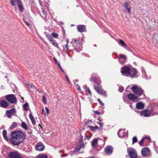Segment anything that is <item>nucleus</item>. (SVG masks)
I'll use <instances>...</instances> for the list:
<instances>
[{"label":"nucleus","instance_id":"obj_1","mask_svg":"<svg viewBox=\"0 0 158 158\" xmlns=\"http://www.w3.org/2000/svg\"><path fill=\"white\" fill-rule=\"evenodd\" d=\"M10 135L12 139L10 140L11 144L13 146H19L22 145L23 142L26 138V135L19 130H16L11 132Z\"/></svg>","mask_w":158,"mask_h":158},{"label":"nucleus","instance_id":"obj_2","mask_svg":"<svg viewBox=\"0 0 158 158\" xmlns=\"http://www.w3.org/2000/svg\"><path fill=\"white\" fill-rule=\"evenodd\" d=\"M96 75V74H93V75L94 76L91 77L90 81L94 83V89L98 93L106 96V92L103 91L102 87L100 85L101 83L100 79L97 77Z\"/></svg>","mask_w":158,"mask_h":158},{"label":"nucleus","instance_id":"obj_3","mask_svg":"<svg viewBox=\"0 0 158 158\" xmlns=\"http://www.w3.org/2000/svg\"><path fill=\"white\" fill-rule=\"evenodd\" d=\"M131 89L134 93L138 96H140L144 93L143 90L141 88L138 87L136 85L132 86Z\"/></svg>","mask_w":158,"mask_h":158},{"label":"nucleus","instance_id":"obj_4","mask_svg":"<svg viewBox=\"0 0 158 158\" xmlns=\"http://www.w3.org/2000/svg\"><path fill=\"white\" fill-rule=\"evenodd\" d=\"M72 43L73 46L75 47L74 50L77 52H80L82 50V47L80 44V42L78 40L73 39L72 40Z\"/></svg>","mask_w":158,"mask_h":158},{"label":"nucleus","instance_id":"obj_5","mask_svg":"<svg viewBox=\"0 0 158 158\" xmlns=\"http://www.w3.org/2000/svg\"><path fill=\"white\" fill-rule=\"evenodd\" d=\"M10 3L13 6H16V4H17L18 8L20 11L21 12H23L24 10V7L23 2L21 0H11L10 1Z\"/></svg>","mask_w":158,"mask_h":158},{"label":"nucleus","instance_id":"obj_6","mask_svg":"<svg viewBox=\"0 0 158 158\" xmlns=\"http://www.w3.org/2000/svg\"><path fill=\"white\" fill-rule=\"evenodd\" d=\"M127 152L131 158H137V153L136 150L132 147L128 148L127 150Z\"/></svg>","mask_w":158,"mask_h":158},{"label":"nucleus","instance_id":"obj_7","mask_svg":"<svg viewBox=\"0 0 158 158\" xmlns=\"http://www.w3.org/2000/svg\"><path fill=\"white\" fill-rule=\"evenodd\" d=\"M131 69L129 67L126 66L122 67L121 71L122 75L125 77H129Z\"/></svg>","mask_w":158,"mask_h":158},{"label":"nucleus","instance_id":"obj_8","mask_svg":"<svg viewBox=\"0 0 158 158\" xmlns=\"http://www.w3.org/2000/svg\"><path fill=\"white\" fill-rule=\"evenodd\" d=\"M130 75L129 77L131 78H137L139 76V73L138 70L135 68L131 69Z\"/></svg>","mask_w":158,"mask_h":158},{"label":"nucleus","instance_id":"obj_9","mask_svg":"<svg viewBox=\"0 0 158 158\" xmlns=\"http://www.w3.org/2000/svg\"><path fill=\"white\" fill-rule=\"evenodd\" d=\"M127 96L129 100L133 102H136L139 101L138 97L133 94H129Z\"/></svg>","mask_w":158,"mask_h":158},{"label":"nucleus","instance_id":"obj_10","mask_svg":"<svg viewBox=\"0 0 158 158\" xmlns=\"http://www.w3.org/2000/svg\"><path fill=\"white\" fill-rule=\"evenodd\" d=\"M118 135L120 138H127L128 137L127 131L125 129H120L118 132Z\"/></svg>","mask_w":158,"mask_h":158},{"label":"nucleus","instance_id":"obj_11","mask_svg":"<svg viewBox=\"0 0 158 158\" xmlns=\"http://www.w3.org/2000/svg\"><path fill=\"white\" fill-rule=\"evenodd\" d=\"M118 58L119 63L121 64H124L127 61V56L123 54H120Z\"/></svg>","mask_w":158,"mask_h":158},{"label":"nucleus","instance_id":"obj_12","mask_svg":"<svg viewBox=\"0 0 158 158\" xmlns=\"http://www.w3.org/2000/svg\"><path fill=\"white\" fill-rule=\"evenodd\" d=\"M10 158H23L20 153L17 151L10 152Z\"/></svg>","mask_w":158,"mask_h":158},{"label":"nucleus","instance_id":"obj_13","mask_svg":"<svg viewBox=\"0 0 158 158\" xmlns=\"http://www.w3.org/2000/svg\"><path fill=\"white\" fill-rule=\"evenodd\" d=\"M9 104L6 100L2 99L0 100V106L3 108H6L9 106Z\"/></svg>","mask_w":158,"mask_h":158},{"label":"nucleus","instance_id":"obj_14","mask_svg":"<svg viewBox=\"0 0 158 158\" xmlns=\"http://www.w3.org/2000/svg\"><path fill=\"white\" fill-rule=\"evenodd\" d=\"M35 147L36 150L39 151H42L45 148L44 146L41 143H37Z\"/></svg>","mask_w":158,"mask_h":158},{"label":"nucleus","instance_id":"obj_15","mask_svg":"<svg viewBox=\"0 0 158 158\" xmlns=\"http://www.w3.org/2000/svg\"><path fill=\"white\" fill-rule=\"evenodd\" d=\"M140 115L145 117H148L150 116V112L149 110H144L140 112Z\"/></svg>","mask_w":158,"mask_h":158},{"label":"nucleus","instance_id":"obj_16","mask_svg":"<svg viewBox=\"0 0 158 158\" xmlns=\"http://www.w3.org/2000/svg\"><path fill=\"white\" fill-rule=\"evenodd\" d=\"M105 151L106 153L108 155H111L113 151V148L111 146H109L105 148Z\"/></svg>","mask_w":158,"mask_h":158},{"label":"nucleus","instance_id":"obj_17","mask_svg":"<svg viewBox=\"0 0 158 158\" xmlns=\"http://www.w3.org/2000/svg\"><path fill=\"white\" fill-rule=\"evenodd\" d=\"M77 31L80 32H82L85 31V27L84 25H80L77 26Z\"/></svg>","mask_w":158,"mask_h":158},{"label":"nucleus","instance_id":"obj_18","mask_svg":"<svg viewBox=\"0 0 158 158\" xmlns=\"http://www.w3.org/2000/svg\"><path fill=\"white\" fill-rule=\"evenodd\" d=\"M84 144L83 143H81V142L79 143L77 147L74 150L75 152H77L82 148L84 146Z\"/></svg>","mask_w":158,"mask_h":158},{"label":"nucleus","instance_id":"obj_19","mask_svg":"<svg viewBox=\"0 0 158 158\" xmlns=\"http://www.w3.org/2000/svg\"><path fill=\"white\" fill-rule=\"evenodd\" d=\"M149 152V150L148 148H144L142 149L141 151L142 154L143 156L148 155Z\"/></svg>","mask_w":158,"mask_h":158},{"label":"nucleus","instance_id":"obj_20","mask_svg":"<svg viewBox=\"0 0 158 158\" xmlns=\"http://www.w3.org/2000/svg\"><path fill=\"white\" fill-rule=\"evenodd\" d=\"M136 107L138 110L142 109L144 107V105L141 102H139L136 104Z\"/></svg>","mask_w":158,"mask_h":158},{"label":"nucleus","instance_id":"obj_21","mask_svg":"<svg viewBox=\"0 0 158 158\" xmlns=\"http://www.w3.org/2000/svg\"><path fill=\"white\" fill-rule=\"evenodd\" d=\"M17 102V99L13 94H10V103H15Z\"/></svg>","mask_w":158,"mask_h":158},{"label":"nucleus","instance_id":"obj_22","mask_svg":"<svg viewBox=\"0 0 158 158\" xmlns=\"http://www.w3.org/2000/svg\"><path fill=\"white\" fill-rule=\"evenodd\" d=\"M30 113L29 114V117L31 120V122L32 124L34 125H35L36 124V122L35 119V118L31 114V111L30 110Z\"/></svg>","mask_w":158,"mask_h":158},{"label":"nucleus","instance_id":"obj_23","mask_svg":"<svg viewBox=\"0 0 158 158\" xmlns=\"http://www.w3.org/2000/svg\"><path fill=\"white\" fill-rule=\"evenodd\" d=\"M30 113L29 114V117L31 120V122L32 124L34 125H35L36 124V122L35 119V118L31 114V111L30 110Z\"/></svg>","mask_w":158,"mask_h":158},{"label":"nucleus","instance_id":"obj_24","mask_svg":"<svg viewBox=\"0 0 158 158\" xmlns=\"http://www.w3.org/2000/svg\"><path fill=\"white\" fill-rule=\"evenodd\" d=\"M63 52L65 53H67V52L69 50V47L68 44V42L64 45L63 46Z\"/></svg>","mask_w":158,"mask_h":158},{"label":"nucleus","instance_id":"obj_25","mask_svg":"<svg viewBox=\"0 0 158 158\" xmlns=\"http://www.w3.org/2000/svg\"><path fill=\"white\" fill-rule=\"evenodd\" d=\"M128 6H129V5H128V3L127 2H126L124 3V7L125 8V9L127 10L129 14H131V7H128Z\"/></svg>","mask_w":158,"mask_h":158},{"label":"nucleus","instance_id":"obj_26","mask_svg":"<svg viewBox=\"0 0 158 158\" xmlns=\"http://www.w3.org/2000/svg\"><path fill=\"white\" fill-rule=\"evenodd\" d=\"M50 43L52 44L55 47H57V48H59L58 47V45L56 40L52 38H51L50 40Z\"/></svg>","mask_w":158,"mask_h":158},{"label":"nucleus","instance_id":"obj_27","mask_svg":"<svg viewBox=\"0 0 158 158\" xmlns=\"http://www.w3.org/2000/svg\"><path fill=\"white\" fill-rule=\"evenodd\" d=\"M88 127L89 128L91 131L94 132L97 129H99V128L97 126H95L94 127L92 126H89Z\"/></svg>","mask_w":158,"mask_h":158},{"label":"nucleus","instance_id":"obj_28","mask_svg":"<svg viewBox=\"0 0 158 158\" xmlns=\"http://www.w3.org/2000/svg\"><path fill=\"white\" fill-rule=\"evenodd\" d=\"M119 45L123 47H126L127 46V45L125 43L124 41L122 40H120L119 42Z\"/></svg>","mask_w":158,"mask_h":158},{"label":"nucleus","instance_id":"obj_29","mask_svg":"<svg viewBox=\"0 0 158 158\" xmlns=\"http://www.w3.org/2000/svg\"><path fill=\"white\" fill-rule=\"evenodd\" d=\"M7 132L6 130H4L2 131V135L5 139L8 141V139L7 136Z\"/></svg>","mask_w":158,"mask_h":158},{"label":"nucleus","instance_id":"obj_30","mask_svg":"<svg viewBox=\"0 0 158 158\" xmlns=\"http://www.w3.org/2000/svg\"><path fill=\"white\" fill-rule=\"evenodd\" d=\"M98 140L96 139H94L92 141L91 143L92 146L93 147H94L97 144Z\"/></svg>","mask_w":158,"mask_h":158},{"label":"nucleus","instance_id":"obj_31","mask_svg":"<svg viewBox=\"0 0 158 158\" xmlns=\"http://www.w3.org/2000/svg\"><path fill=\"white\" fill-rule=\"evenodd\" d=\"M10 86L12 87L11 89H12V91L14 93H15V91H16V86L14 84L12 83H10Z\"/></svg>","mask_w":158,"mask_h":158},{"label":"nucleus","instance_id":"obj_32","mask_svg":"<svg viewBox=\"0 0 158 158\" xmlns=\"http://www.w3.org/2000/svg\"><path fill=\"white\" fill-rule=\"evenodd\" d=\"M17 124L16 122H14L12 123L10 126V129H12L16 128L17 126Z\"/></svg>","mask_w":158,"mask_h":158},{"label":"nucleus","instance_id":"obj_33","mask_svg":"<svg viewBox=\"0 0 158 158\" xmlns=\"http://www.w3.org/2000/svg\"><path fill=\"white\" fill-rule=\"evenodd\" d=\"M23 109L25 111H27L28 108V104L27 102H26L23 106Z\"/></svg>","mask_w":158,"mask_h":158},{"label":"nucleus","instance_id":"obj_34","mask_svg":"<svg viewBox=\"0 0 158 158\" xmlns=\"http://www.w3.org/2000/svg\"><path fill=\"white\" fill-rule=\"evenodd\" d=\"M21 127H22L25 130H27V127L26 124L24 122H22L21 124Z\"/></svg>","mask_w":158,"mask_h":158},{"label":"nucleus","instance_id":"obj_35","mask_svg":"<svg viewBox=\"0 0 158 158\" xmlns=\"http://www.w3.org/2000/svg\"><path fill=\"white\" fill-rule=\"evenodd\" d=\"M83 88H84V90L86 92L88 93H89V94H90V96H91V92L90 90L89 89V88L87 89V88L86 87H85V86H84Z\"/></svg>","mask_w":158,"mask_h":158},{"label":"nucleus","instance_id":"obj_36","mask_svg":"<svg viewBox=\"0 0 158 158\" xmlns=\"http://www.w3.org/2000/svg\"><path fill=\"white\" fill-rule=\"evenodd\" d=\"M38 158H48V156L43 154H40L38 155Z\"/></svg>","mask_w":158,"mask_h":158},{"label":"nucleus","instance_id":"obj_37","mask_svg":"<svg viewBox=\"0 0 158 158\" xmlns=\"http://www.w3.org/2000/svg\"><path fill=\"white\" fill-rule=\"evenodd\" d=\"M16 111L15 108H13L10 109V116L13 114H14L16 113Z\"/></svg>","mask_w":158,"mask_h":158},{"label":"nucleus","instance_id":"obj_38","mask_svg":"<svg viewBox=\"0 0 158 158\" xmlns=\"http://www.w3.org/2000/svg\"><path fill=\"white\" fill-rule=\"evenodd\" d=\"M44 34H45V35L47 37V38H48L50 40V39H51V38H52L48 33H47L46 32H44Z\"/></svg>","mask_w":158,"mask_h":158},{"label":"nucleus","instance_id":"obj_39","mask_svg":"<svg viewBox=\"0 0 158 158\" xmlns=\"http://www.w3.org/2000/svg\"><path fill=\"white\" fill-rule=\"evenodd\" d=\"M42 102L44 104H46L47 103V99L45 97L44 95L42 96Z\"/></svg>","mask_w":158,"mask_h":158},{"label":"nucleus","instance_id":"obj_40","mask_svg":"<svg viewBox=\"0 0 158 158\" xmlns=\"http://www.w3.org/2000/svg\"><path fill=\"white\" fill-rule=\"evenodd\" d=\"M137 141V139L136 137L135 136L132 139V144L136 143Z\"/></svg>","mask_w":158,"mask_h":158},{"label":"nucleus","instance_id":"obj_41","mask_svg":"<svg viewBox=\"0 0 158 158\" xmlns=\"http://www.w3.org/2000/svg\"><path fill=\"white\" fill-rule=\"evenodd\" d=\"M51 35L55 38H57L58 37V35L56 33L53 32L52 33Z\"/></svg>","mask_w":158,"mask_h":158},{"label":"nucleus","instance_id":"obj_42","mask_svg":"<svg viewBox=\"0 0 158 158\" xmlns=\"http://www.w3.org/2000/svg\"><path fill=\"white\" fill-rule=\"evenodd\" d=\"M58 67H59V69L60 70V71L61 72H62L63 73H64V72L63 69H62L61 67L60 66V63H58L57 65Z\"/></svg>","mask_w":158,"mask_h":158},{"label":"nucleus","instance_id":"obj_43","mask_svg":"<svg viewBox=\"0 0 158 158\" xmlns=\"http://www.w3.org/2000/svg\"><path fill=\"white\" fill-rule=\"evenodd\" d=\"M6 114L8 118H10V110H7L6 112Z\"/></svg>","mask_w":158,"mask_h":158},{"label":"nucleus","instance_id":"obj_44","mask_svg":"<svg viewBox=\"0 0 158 158\" xmlns=\"http://www.w3.org/2000/svg\"><path fill=\"white\" fill-rule=\"evenodd\" d=\"M83 139V136H82L81 135H80L79 139V143H80L81 142V143H83L82 142Z\"/></svg>","mask_w":158,"mask_h":158},{"label":"nucleus","instance_id":"obj_45","mask_svg":"<svg viewBox=\"0 0 158 158\" xmlns=\"http://www.w3.org/2000/svg\"><path fill=\"white\" fill-rule=\"evenodd\" d=\"M124 90V88L122 86H120L118 88V91L119 92H122Z\"/></svg>","mask_w":158,"mask_h":158},{"label":"nucleus","instance_id":"obj_46","mask_svg":"<svg viewBox=\"0 0 158 158\" xmlns=\"http://www.w3.org/2000/svg\"><path fill=\"white\" fill-rule=\"evenodd\" d=\"M6 98L8 102H10V94L7 95L6 96Z\"/></svg>","mask_w":158,"mask_h":158},{"label":"nucleus","instance_id":"obj_47","mask_svg":"<svg viewBox=\"0 0 158 158\" xmlns=\"http://www.w3.org/2000/svg\"><path fill=\"white\" fill-rule=\"evenodd\" d=\"M144 140V138H142L141 140L139 142V144L140 145H141L143 143Z\"/></svg>","mask_w":158,"mask_h":158},{"label":"nucleus","instance_id":"obj_48","mask_svg":"<svg viewBox=\"0 0 158 158\" xmlns=\"http://www.w3.org/2000/svg\"><path fill=\"white\" fill-rule=\"evenodd\" d=\"M85 139H86L88 140H89L90 138V137L88 136V135H87L85 134Z\"/></svg>","mask_w":158,"mask_h":158},{"label":"nucleus","instance_id":"obj_49","mask_svg":"<svg viewBox=\"0 0 158 158\" xmlns=\"http://www.w3.org/2000/svg\"><path fill=\"white\" fill-rule=\"evenodd\" d=\"M98 100L100 104L102 106H104V103L101 101L100 99H98Z\"/></svg>","mask_w":158,"mask_h":158},{"label":"nucleus","instance_id":"obj_50","mask_svg":"<svg viewBox=\"0 0 158 158\" xmlns=\"http://www.w3.org/2000/svg\"><path fill=\"white\" fill-rule=\"evenodd\" d=\"M98 124H100V128L102 127L103 126V123H101L100 122H98Z\"/></svg>","mask_w":158,"mask_h":158},{"label":"nucleus","instance_id":"obj_51","mask_svg":"<svg viewBox=\"0 0 158 158\" xmlns=\"http://www.w3.org/2000/svg\"><path fill=\"white\" fill-rule=\"evenodd\" d=\"M41 11L42 12V13L44 15H46V12L45 11V10H44V9L43 8H42L41 9Z\"/></svg>","mask_w":158,"mask_h":158},{"label":"nucleus","instance_id":"obj_52","mask_svg":"<svg viewBox=\"0 0 158 158\" xmlns=\"http://www.w3.org/2000/svg\"><path fill=\"white\" fill-rule=\"evenodd\" d=\"M141 70H142V72L143 73V74L145 75L146 74L145 71L144 70L143 68H142Z\"/></svg>","mask_w":158,"mask_h":158},{"label":"nucleus","instance_id":"obj_53","mask_svg":"<svg viewBox=\"0 0 158 158\" xmlns=\"http://www.w3.org/2000/svg\"><path fill=\"white\" fill-rule=\"evenodd\" d=\"M45 110H46V111L47 112V114H48L49 113V109L47 107H45Z\"/></svg>","mask_w":158,"mask_h":158},{"label":"nucleus","instance_id":"obj_54","mask_svg":"<svg viewBox=\"0 0 158 158\" xmlns=\"http://www.w3.org/2000/svg\"><path fill=\"white\" fill-rule=\"evenodd\" d=\"M65 78H66V80H67V81H68V83L69 84H70V82L69 81V78H68V77H67V76L66 75H65Z\"/></svg>","mask_w":158,"mask_h":158},{"label":"nucleus","instance_id":"obj_55","mask_svg":"<svg viewBox=\"0 0 158 158\" xmlns=\"http://www.w3.org/2000/svg\"><path fill=\"white\" fill-rule=\"evenodd\" d=\"M53 59L54 60L55 62V64H57V65H58V63H58L57 60L56 59V58L55 57H54L53 58Z\"/></svg>","mask_w":158,"mask_h":158},{"label":"nucleus","instance_id":"obj_56","mask_svg":"<svg viewBox=\"0 0 158 158\" xmlns=\"http://www.w3.org/2000/svg\"><path fill=\"white\" fill-rule=\"evenodd\" d=\"M94 112L95 114H97L99 115L100 114V112L99 111L97 110L94 111Z\"/></svg>","mask_w":158,"mask_h":158},{"label":"nucleus","instance_id":"obj_57","mask_svg":"<svg viewBox=\"0 0 158 158\" xmlns=\"http://www.w3.org/2000/svg\"><path fill=\"white\" fill-rule=\"evenodd\" d=\"M123 101H124L126 103H127L128 102V101L127 100L126 98L124 97H123Z\"/></svg>","mask_w":158,"mask_h":158},{"label":"nucleus","instance_id":"obj_58","mask_svg":"<svg viewBox=\"0 0 158 158\" xmlns=\"http://www.w3.org/2000/svg\"><path fill=\"white\" fill-rule=\"evenodd\" d=\"M78 82V80H76L74 82L75 85H76V86H78V85L77 84L76 82Z\"/></svg>","mask_w":158,"mask_h":158},{"label":"nucleus","instance_id":"obj_59","mask_svg":"<svg viewBox=\"0 0 158 158\" xmlns=\"http://www.w3.org/2000/svg\"><path fill=\"white\" fill-rule=\"evenodd\" d=\"M45 114V111L44 108L42 109V111L41 112V114L42 115H44Z\"/></svg>","mask_w":158,"mask_h":158},{"label":"nucleus","instance_id":"obj_60","mask_svg":"<svg viewBox=\"0 0 158 158\" xmlns=\"http://www.w3.org/2000/svg\"><path fill=\"white\" fill-rule=\"evenodd\" d=\"M77 89L78 90L80 91H81V89L80 88V86L78 85V86H77Z\"/></svg>","mask_w":158,"mask_h":158},{"label":"nucleus","instance_id":"obj_61","mask_svg":"<svg viewBox=\"0 0 158 158\" xmlns=\"http://www.w3.org/2000/svg\"><path fill=\"white\" fill-rule=\"evenodd\" d=\"M98 120L99 122H101L102 121V119L101 118H98Z\"/></svg>","mask_w":158,"mask_h":158},{"label":"nucleus","instance_id":"obj_62","mask_svg":"<svg viewBox=\"0 0 158 158\" xmlns=\"http://www.w3.org/2000/svg\"><path fill=\"white\" fill-rule=\"evenodd\" d=\"M8 158H10V153L8 154Z\"/></svg>","mask_w":158,"mask_h":158},{"label":"nucleus","instance_id":"obj_63","mask_svg":"<svg viewBox=\"0 0 158 158\" xmlns=\"http://www.w3.org/2000/svg\"><path fill=\"white\" fill-rule=\"evenodd\" d=\"M26 24L27 25H29V23L27 22L26 23Z\"/></svg>","mask_w":158,"mask_h":158},{"label":"nucleus","instance_id":"obj_64","mask_svg":"<svg viewBox=\"0 0 158 158\" xmlns=\"http://www.w3.org/2000/svg\"><path fill=\"white\" fill-rule=\"evenodd\" d=\"M38 126H39V127H40V128H41V127H41V125L40 124H39V125H38Z\"/></svg>","mask_w":158,"mask_h":158}]
</instances>
